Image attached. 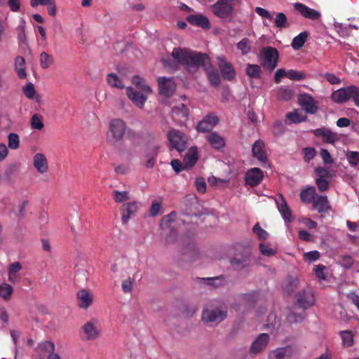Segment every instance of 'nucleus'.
<instances>
[{
    "label": "nucleus",
    "mask_w": 359,
    "mask_h": 359,
    "mask_svg": "<svg viewBox=\"0 0 359 359\" xmlns=\"http://www.w3.org/2000/svg\"><path fill=\"white\" fill-rule=\"evenodd\" d=\"M172 57L190 73H195L199 67L210 64L207 54L196 53L188 49L175 48L171 53Z\"/></svg>",
    "instance_id": "nucleus-1"
},
{
    "label": "nucleus",
    "mask_w": 359,
    "mask_h": 359,
    "mask_svg": "<svg viewBox=\"0 0 359 359\" xmlns=\"http://www.w3.org/2000/svg\"><path fill=\"white\" fill-rule=\"evenodd\" d=\"M126 124L121 118H114L109 123V130L107 135V142L115 144L121 142L126 131Z\"/></svg>",
    "instance_id": "nucleus-2"
},
{
    "label": "nucleus",
    "mask_w": 359,
    "mask_h": 359,
    "mask_svg": "<svg viewBox=\"0 0 359 359\" xmlns=\"http://www.w3.org/2000/svg\"><path fill=\"white\" fill-rule=\"evenodd\" d=\"M263 61L262 66L269 72H272L277 67L279 53L276 48L264 47L261 50Z\"/></svg>",
    "instance_id": "nucleus-3"
},
{
    "label": "nucleus",
    "mask_w": 359,
    "mask_h": 359,
    "mask_svg": "<svg viewBox=\"0 0 359 359\" xmlns=\"http://www.w3.org/2000/svg\"><path fill=\"white\" fill-rule=\"evenodd\" d=\"M101 334V327L97 320L93 318L86 323L81 327V338L83 340L93 341Z\"/></svg>",
    "instance_id": "nucleus-4"
},
{
    "label": "nucleus",
    "mask_w": 359,
    "mask_h": 359,
    "mask_svg": "<svg viewBox=\"0 0 359 359\" xmlns=\"http://www.w3.org/2000/svg\"><path fill=\"white\" fill-rule=\"evenodd\" d=\"M212 11L219 18H227L232 15L233 11V0H218L212 6Z\"/></svg>",
    "instance_id": "nucleus-5"
},
{
    "label": "nucleus",
    "mask_w": 359,
    "mask_h": 359,
    "mask_svg": "<svg viewBox=\"0 0 359 359\" xmlns=\"http://www.w3.org/2000/svg\"><path fill=\"white\" fill-rule=\"evenodd\" d=\"M175 212H171L170 214L163 216L161 219V228L163 230L170 229L169 233L165 237L166 244L174 243L177 241V232L172 226V224L175 222Z\"/></svg>",
    "instance_id": "nucleus-6"
},
{
    "label": "nucleus",
    "mask_w": 359,
    "mask_h": 359,
    "mask_svg": "<svg viewBox=\"0 0 359 359\" xmlns=\"http://www.w3.org/2000/svg\"><path fill=\"white\" fill-rule=\"evenodd\" d=\"M168 138L170 144V149H175L179 152L187 149V137L180 130L172 129L168 133Z\"/></svg>",
    "instance_id": "nucleus-7"
},
{
    "label": "nucleus",
    "mask_w": 359,
    "mask_h": 359,
    "mask_svg": "<svg viewBox=\"0 0 359 359\" xmlns=\"http://www.w3.org/2000/svg\"><path fill=\"white\" fill-rule=\"evenodd\" d=\"M226 311L219 309H204L202 312V320L204 323L218 324L226 318Z\"/></svg>",
    "instance_id": "nucleus-8"
},
{
    "label": "nucleus",
    "mask_w": 359,
    "mask_h": 359,
    "mask_svg": "<svg viewBox=\"0 0 359 359\" xmlns=\"http://www.w3.org/2000/svg\"><path fill=\"white\" fill-rule=\"evenodd\" d=\"M298 102L306 113L314 114L318 110V102L309 94H300L298 96Z\"/></svg>",
    "instance_id": "nucleus-9"
},
{
    "label": "nucleus",
    "mask_w": 359,
    "mask_h": 359,
    "mask_svg": "<svg viewBox=\"0 0 359 359\" xmlns=\"http://www.w3.org/2000/svg\"><path fill=\"white\" fill-rule=\"evenodd\" d=\"M186 20L192 26L200 27L204 30H208L211 27L208 18L201 13L189 15L187 16Z\"/></svg>",
    "instance_id": "nucleus-10"
},
{
    "label": "nucleus",
    "mask_w": 359,
    "mask_h": 359,
    "mask_svg": "<svg viewBox=\"0 0 359 359\" xmlns=\"http://www.w3.org/2000/svg\"><path fill=\"white\" fill-rule=\"evenodd\" d=\"M159 94L170 97L175 90V84L172 79L164 76L158 79Z\"/></svg>",
    "instance_id": "nucleus-11"
},
{
    "label": "nucleus",
    "mask_w": 359,
    "mask_h": 359,
    "mask_svg": "<svg viewBox=\"0 0 359 359\" xmlns=\"http://www.w3.org/2000/svg\"><path fill=\"white\" fill-rule=\"evenodd\" d=\"M218 67L224 80L232 81L236 77L233 65L224 57H218Z\"/></svg>",
    "instance_id": "nucleus-12"
},
{
    "label": "nucleus",
    "mask_w": 359,
    "mask_h": 359,
    "mask_svg": "<svg viewBox=\"0 0 359 359\" xmlns=\"http://www.w3.org/2000/svg\"><path fill=\"white\" fill-rule=\"evenodd\" d=\"M269 342V336L268 334H259L252 344L250 353L254 355L262 353L266 348Z\"/></svg>",
    "instance_id": "nucleus-13"
},
{
    "label": "nucleus",
    "mask_w": 359,
    "mask_h": 359,
    "mask_svg": "<svg viewBox=\"0 0 359 359\" xmlns=\"http://www.w3.org/2000/svg\"><path fill=\"white\" fill-rule=\"evenodd\" d=\"M264 178V173L260 168H253L248 170L245 175V181L247 185L254 187L261 183Z\"/></svg>",
    "instance_id": "nucleus-14"
},
{
    "label": "nucleus",
    "mask_w": 359,
    "mask_h": 359,
    "mask_svg": "<svg viewBox=\"0 0 359 359\" xmlns=\"http://www.w3.org/2000/svg\"><path fill=\"white\" fill-rule=\"evenodd\" d=\"M218 122V117L213 114H210L198 122L196 129L198 132L207 133L210 131Z\"/></svg>",
    "instance_id": "nucleus-15"
},
{
    "label": "nucleus",
    "mask_w": 359,
    "mask_h": 359,
    "mask_svg": "<svg viewBox=\"0 0 359 359\" xmlns=\"http://www.w3.org/2000/svg\"><path fill=\"white\" fill-rule=\"evenodd\" d=\"M313 135L316 137H320L323 142L334 144L339 141L338 135L327 128H320L313 130Z\"/></svg>",
    "instance_id": "nucleus-16"
},
{
    "label": "nucleus",
    "mask_w": 359,
    "mask_h": 359,
    "mask_svg": "<svg viewBox=\"0 0 359 359\" xmlns=\"http://www.w3.org/2000/svg\"><path fill=\"white\" fill-rule=\"evenodd\" d=\"M294 9L298 11L305 18L317 20L320 18L321 14L318 11L311 8L302 3H295Z\"/></svg>",
    "instance_id": "nucleus-17"
},
{
    "label": "nucleus",
    "mask_w": 359,
    "mask_h": 359,
    "mask_svg": "<svg viewBox=\"0 0 359 359\" xmlns=\"http://www.w3.org/2000/svg\"><path fill=\"white\" fill-rule=\"evenodd\" d=\"M297 304L302 309H306L314 304V297L311 292L303 290L299 292L297 295Z\"/></svg>",
    "instance_id": "nucleus-18"
},
{
    "label": "nucleus",
    "mask_w": 359,
    "mask_h": 359,
    "mask_svg": "<svg viewBox=\"0 0 359 359\" xmlns=\"http://www.w3.org/2000/svg\"><path fill=\"white\" fill-rule=\"evenodd\" d=\"M230 264L235 270H241L251 265L250 255L245 253L234 257Z\"/></svg>",
    "instance_id": "nucleus-19"
},
{
    "label": "nucleus",
    "mask_w": 359,
    "mask_h": 359,
    "mask_svg": "<svg viewBox=\"0 0 359 359\" xmlns=\"http://www.w3.org/2000/svg\"><path fill=\"white\" fill-rule=\"evenodd\" d=\"M264 143L262 140H258L252 145V152L255 158H256L262 164H266L268 161V158L264 150Z\"/></svg>",
    "instance_id": "nucleus-20"
},
{
    "label": "nucleus",
    "mask_w": 359,
    "mask_h": 359,
    "mask_svg": "<svg viewBox=\"0 0 359 359\" xmlns=\"http://www.w3.org/2000/svg\"><path fill=\"white\" fill-rule=\"evenodd\" d=\"M77 304L79 308L88 309L93 301V295L87 290H79L76 294Z\"/></svg>",
    "instance_id": "nucleus-21"
},
{
    "label": "nucleus",
    "mask_w": 359,
    "mask_h": 359,
    "mask_svg": "<svg viewBox=\"0 0 359 359\" xmlns=\"http://www.w3.org/2000/svg\"><path fill=\"white\" fill-rule=\"evenodd\" d=\"M188 108L184 104H179L172 109V118L178 123H181L186 121L188 118Z\"/></svg>",
    "instance_id": "nucleus-22"
},
{
    "label": "nucleus",
    "mask_w": 359,
    "mask_h": 359,
    "mask_svg": "<svg viewBox=\"0 0 359 359\" xmlns=\"http://www.w3.org/2000/svg\"><path fill=\"white\" fill-rule=\"evenodd\" d=\"M138 210L137 202H130L123 204L121 207V222L123 224H126L130 217L134 215Z\"/></svg>",
    "instance_id": "nucleus-23"
},
{
    "label": "nucleus",
    "mask_w": 359,
    "mask_h": 359,
    "mask_svg": "<svg viewBox=\"0 0 359 359\" xmlns=\"http://www.w3.org/2000/svg\"><path fill=\"white\" fill-rule=\"evenodd\" d=\"M293 352L291 346L277 348L269 354V359H290Z\"/></svg>",
    "instance_id": "nucleus-24"
},
{
    "label": "nucleus",
    "mask_w": 359,
    "mask_h": 359,
    "mask_svg": "<svg viewBox=\"0 0 359 359\" xmlns=\"http://www.w3.org/2000/svg\"><path fill=\"white\" fill-rule=\"evenodd\" d=\"M33 165L38 172L46 173L48 170V163L46 157L41 153H37L34 156Z\"/></svg>",
    "instance_id": "nucleus-25"
},
{
    "label": "nucleus",
    "mask_w": 359,
    "mask_h": 359,
    "mask_svg": "<svg viewBox=\"0 0 359 359\" xmlns=\"http://www.w3.org/2000/svg\"><path fill=\"white\" fill-rule=\"evenodd\" d=\"M126 93L128 97L133 101V104L139 108H143L147 97L137 92L131 87L127 88Z\"/></svg>",
    "instance_id": "nucleus-26"
},
{
    "label": "nucleus",
    "mask_w": 359,
    "mask_h": 359,
    "mask_svg": "<svg viewBox=\"0 0 359 359\" xmlns=\"http://www.w3.org/2000/svg\"><path fill=\"white\" fill-rule=\"evenodd\" d=\"M351 91L352 86L346 88H340L332 93V98L337 103L345 102L351 98Z\"/></svg>",
    "instance_id": "nucleus-27"
},
{
    "label": "nucleus",
    "mask_w": 359,
    "mask_h": 359,
    "mask_svg": "<svg viewBox=\"0 0 359 359\" xmlns=\"http://www.w3.org/2000/svg\"><path fill=\"white\" fill-rule=\"evenodd\" d=\"M22 265L19 262L11 264L8 267V280L12 283L18 282L20 279V271L22 269Z\"/></svg>",
    "instance_id": "nucleus-28"
},
{
    "label": "nucleus",
    "mask_w": 359,
    "mask_h": 359,
    "mask_svg": "<svg viewBox=\"0 0 359 359\" xmlns=\"http://www.w3.org/2000/svg\"><path fill=\"white\" fill-rule=\"evenodd\" d=\"M313 207L319 213H323L331 208L326 196H318L313 201Z\"/></svg>",
    "instance_id": "nucleus-29"
},
{
    "label": "nucleus",
    "mask_w": 359,
    "mask_h": 359,
    "mask_svg": "<svg viewBox=\"0 0 359 359\" xmlns=\"http://www.w3.org/2000/svg\"><path fill=\"white\" fill-rule=\"evenodd\" d=\"M207 140L215 149H220L225 146L224 138L215 132H212L207 136Z\"/></svg>",
    "instance_id": "nucleus-30"
},
{
    "label": "nucleus",
    "mask_w": 359,
    "mask_h": 359,
    "mask_svg": "<svg viewBox=\"0 0 359 359\" xmlns=\"http://www.w3.org/2000/svg\"><path fill=\"white\" fill-rule=\"evenodd\" d=\"M198 159V151L196 147H191L184 156V163L186 168L193 167Z\"/></svg>",
    "instance_id": "nucleus-31"
},
{
    "label": "nucleus",
    "mask_w": 359,
    "mask_h": 359,
    "mask_svg": "<svg viewBox=\"0 0 359 359\" xmlns=\"http://www.w3.org/2000/svg\"><path fill=\"white\" fill-rule=\"evenodd\" d=\"M55 349V344L50 341H45L39 343L36 348V351L42 356L46 353H48V355L54 352Z\"/></svg>",
    "instance_id": "nucleus-32"
},
{
    "label": "nucleus",
    "mask_w": 359,
    "mask_h": 359,
    "mask_svg": "<svg viewBox=\"0 0 359 359\" xmlns=\"http://www.w3.org/2000/svg\"><path fill=\"white\" fill-rule=\"evenodd\" d=\"M316 189L313 187H310L303 189L300 193V199L304 203H313L315 199Z\"/></svg>",
    "instance_id": "nucleus-33"
},
{
    "label": "nucleus",
    "mask_w": 359,
    "mask_h": 359,
    "mask_svg": "<svg viewBox=\"0 0 359 359\" xmlns=\"http://www.w3.org/2000/svg\"><path fill=\"white\" fill-rule=\"evenodd\" d=\"M279 212L281 213L284 219L287 222H291L292 220V212L288 208L285 200L281 197V202L277 203Z\"/></svg>",
    "instance_id": "nucleus-34"
},
{
    "label": "nucleus",
    "mask_w": 359,
    "mask_h": 359,
    "mask_svg": "<svg viewBox=\"0 0 359 359\" xmlns=\"http://www.w3.org/2000/svg\"><path fill=\"white\" fill-rule=\"evenodd\" d=\"M25 64V58L22 56H17L15 59V70L20 79H25L27 74L24 68Z\"/></svg>",
    "instance_id": "nucleus-35"
},
{
    "label": "nucleus",
    "mask_w": 359,
    "mask_h": 359,
    "mask_svg": "<svg viewBox=\"0 0 359 359\" xmlns=\"http://www.w3.org/2000/svg\"><path fill=\"white\" fill-rule=\"evenodd\" d=\"M205 72L210 83L215 88L218 87L221 81V78L218 71L213 69H208L207 68L205 69Z\"/></svg>",
    "instance_id": "nucleus-36"
},
{
    "label": "nucleus",
    "mask_w": 359,
    "mask_h": 359,
    "mask_svg": "<svg viewBox=\"0 0 359 359\" xmlns=\"http://www.w3.org/2000/svg\"><path fill=\"white\" fill-rule=\"evenodd\" d=\"M40 66L42 69H48L55 62L54 57L43 51L40 54L39 57Z\"/></svg>",
    "instance_id": "nucleus-37"
},
{
    "label": "nucleus",
    "mask_w": 359,
    "mask_h": 359,
    "mask_svg": "<svg viewBox=\"0 0 359 359\" xmlns=\"http://www.w3.org/2000/svg\"><path fill=\"white\" fill-rule=\"evenodd\" d=\"M309 33L307 32H301L296 36L292 42V46L294 50L300 49L306 41Z\"/></svg>",
    "instance_id": "nucleus-38"
},
{
    "label": "nucleus",
    "mask_w": 359,
    "mask_h": 359,
    "mask_svg": "<svg viewBox=\"0 0 359 359\" xmlns=\"http://www.w3.org/2000/svg\"><path fill=\"white\" fill-rule=\"evenodd\" d=\"M246 74L250 78L259 79L261 76V67L257 65L248 64L246 67Z\"/></svg>",
    "instance_id": "nucleus-39"
},
{
    "label": "nucleus",
    "mask_w": 359,
    "mask_h": 359,
    "mask_svg": "<svg viewBox=\"0 0 359 359\" xmlns=\"http://www.w3.org/2000/svg\"><path fill=\"white\" fill-rule=\"evenodd\" d=\"M133 83L140 90L145 93L146 94H149L151 93V88L145 83V81L140 77L139 76H135L133 78Z\"/></svg>",
    "instance_id": "nucleus-40"
},
{
    "label": "nucleus",
    "mask_w": 359,
    "mask_h": 359,
    "mask_svg": "<svg viewBox=\"0 0 359 359\" xmlns=\"http://www.w3.org/2000/svg\"><path fill=\"white\" fill-rule=\"evenodd\" d=\"M286 118L293 123H299L306 120V116L301 114L298 110H295L292 112H288L286 114Z\"/></svg>",
    "instance_id": "nucleus-41"
},
{
    "label": "nucleus",
    "mask_w": 359,
    "mask_h": 359,
    "mask_svg": "<svg viewBox=\"0 0 359 359\" xmlns=\"http://www.w3.org/2000/svg\"><path fill=\"white\" fill-rule=\"evenodd\" d=\"M107 81L109 86L119 89H123L124 85L119 77L114 73H110L107 75Z\"/></svg>",
    "instance_id": "nucleus-42"
},
{
    "label": "nucleus",
    "mask_w": 359,
    "mask_h": 359,
    "mask_svg": "<svg viewBox=\"0 0 359 359\" xmlns=\"http://www.w3.org/2000/svg\"><path fill=\"white\" fill-rule=\"evenodd\" d=\"M299 280L297 278L292 276H288L286 279L285 283L283 285V289L287 293H292L294 289L297 287Z\"/></svg>",
    "instance_id": "nucleus-43"
},
{
    "label": "nucleus",
    "mask_w": 359,
    "mask_h": 359,
    "mask_svg": "<svg viewBox=\"0 0 359 359\" xmlns=\"http://www.w3.org/2000/svg\"><path fill=\"white\" fill-rule=\"evenodd\" d=\"M340 337L342 339L343 345L344 346L348 347L353 345V334L351 331L344 330L341 331Z\"/></svg>",
    "instance_id": "nucleus-44"
},
{
    "label": "nucleus",
    "mask_w": 359,
    "mask_h": 359,
    "mask_svg": "<svg viewBox=\"0 0 359 359\" xmlns=\"http://www.w3.org/2000/svg\"><path fill=\"white\" fill-rule=\"evenodd\" d=\"M32 129L41 130L44 127L42 116L39 114H34L30 121Z\"/></svg>",
    "instance_id": "nucleus-45"
},
{
    "label": "nucleus",
    "mask_w": 359,
    "mask_h": 359,
    "mask_svg": "<svg viewBox=\"0 0 359 359\" xmlns=\"http://www.w3.org/2000/svg\"><path fill=\"white\" fill-rule=\"evenodd\" d=\"M8 146L11 149H17L20 146V137L18 134L11 133L8 136Z\"/></svg>",
    "instance_id": "nucleus-46"
},
{
    "label": "nucleus",
    "mask_w": 359,
    "mask_h": 359,
    "mask_svg": "<svg viewBox=\"0 0 359 359\" xmlns=\"http://www.w3.org/2000/svg\"><path fill=\"white\" fill-rule=\"evenodd\" d=\"M13 292V287L8 283H3L0 285V296L7 300L9 299L11 294Z\"/></svg>",
    "instance_id": "nucleus-47"
},
{
    "label": "nucleus",
    "mask_w": 359,
    "mask_h": 359,
    "mask_svg": "<svg viewBox=\"0 0 359 359\" xmlns=\"http://www.w3.org/2000/svg\"><path fill=\"white\" fill-rule=\"evenodd\" d=\"M287 16L283 13H277L276 18L274 19V23L276 27L282 29L288 27L287 24Z\"/></svg>",
    "instance_id": "nucleus-48"
},
{
    "label": "nucleus",
    "mask_w": 359,
    "mask_h": 359,
    "mask_svg": "<svg viewBox=\"0 0 359 359\" xmlns=\"http://www.w3.org/2000/svg\"><path fill=\"white\" fill-rule=\"evenodd\" d=\"M237 48L243 55L248 54L251 50L250 41L248 38H243L237 43Z\"/></svg>",
    "instance_id": "nucleus-49"
},
{
    "label": "nucleus",
    "mask_w": 359,
    "mask_h": 359,
    "mask_svg": "<svg viewBox=\"0 0 359 359\" xmlns=\"http://www.w3.org/2000/svg\"><path fill=\"white\" fill-rule=\"evenodd\" d=\"M277 96L278 99L288 101L292 99L293 93L292 90L282 87L278 90Z\"/></svg>",
    "instance_id": "nucleus-50"
},
{
    "label": "nucleus",
    "mask_w": 359,
    "mask_h": 359,
    "mask_svg": "<svg viewBox=\"0 0 359 359\" xmlns=\"http://www.w3.org/2000/svg\"><path fill=\"white\" fill-rule=\"evenodd\" d=\"M304 154V160L305 162L309 163L316 155V149L313 147H305L302 149Z\"/></svg>",
    "instance_id": "nucleus-51"
},
{
    "label": "nucleus",
    "mask_w": 359,
    "mask_h": 359,
    "mask_svg": "<svg viewBox=\"0 0 359 359\" xmlns=\"http://www.w3.org/2000/svg\"><path fill=\"white\" fill-rule=\"evenodd\" d=\"M287 77L293 81H301L305 79L306 76L304 72L290 69L287 72Z\"/></svg>",
    "instance_id": "nucleus-52"
},
{
    "label": "nucleus",
    "mask_w": 359,
    "mask_h": 359,
    "mask_svg": "<svg viewBox=\"0 0 359 359\" xmlns=\"http://www.w3.org/2000/svg\"><path fill=\"white\" fill-rule=\"evenodd\" d=\"M347 160L351 166H356L359 163V152L348 151L346 154Z\"/></svg>",
    "instance_id": "nucleus-53"
},
{
    "label": "nucleus",
    "mask_w": 359,
    "mask_h": 359,
    "mask_svg": "<svg viewBox=\"0 0 359 359\" xmlns=\"http://www.w3.org/2000/svg\"><path fill=\"white\" fill-rule=\"evenodd\" d=\"M113 196L116 203H123L129 199L128 192L127 191H114Z\"/></svg>",
    "instance_id": "nucleus-54"
},
{
    "label": "nucleus",
    "mask_w": 359,
    "mask_h": 359,
    "mask_svg": "<svg viewBox=\"0 0 359 359\" xmlns=\"http://www.w3.org/2000/svg\"><path fill=\"white\" fill-rule=\"evenodd\" d=\"M252 231L257 236V237L260 240H266L269 236V233L260 226L259 223H257L254 226Z\"/></svg>",
    "instance_id": "nucleus-55"
},
{
    "label": "nucleus",
    "mask_w": 359,
    "mask_h": 359,
    "mask_svg": "<svg viewBox=\"0 0 359 359\" xmlns=\"http://www.w3.org/2000/svg\"><path fill=\"white\" fill-rule=\"evenodd\" d=\"M320 257V254L317 250L309 251L304 254V259L309 262L318 260Z\"/></svg>",
    "instance_id": "nucleus-56"
},
{
    "label": "nucleus",
    "mask_w": 359,
    "mask_h": 359,
    "mask_svg": "<svg viewBox=\"0 0 359 359\" xmlns=\"http://www.w3.org/2000/svg\"><path fill=\"white\" fill-rule=\"evenodd\" d=\"M261 253L267 257H271L276 254V250L270 248L268 245L260 243L259 245Z\"/></svg>",
    "instance_id": "nucleus-57"
},
{
    "label": "nucleus",
    "mask_w": 359,
    "mask_h": 359,
    "mask_svg": "<svg viewBox=\"0 0 359 359\" xmlns=\"http://www.w3.org/2000/svg\"><path fill=\"white\" fill-rule=\"evenodd\" d=\"M23 93L27 98L33 99L36 94L34 85L32 83H27L23 87Z\"/></svg>",
    "instance_id": "nucleus-58"
},
{
    "label": "nucleus",
    "mask_w": 359,
    "mask_h": 359,
    "mask_svg": "<svg viewBox=\"0 0 359 359\" xmlns=\"http://www.w3.org/2000/svg\"><path fill=\"white\" fill-rule=\"evenodd\" d=\"M161 145L159 143L154 142L151 144L147 148V156H156L157 157L158 149Z\"/></svg>",
    "instance_id": "nucleus-59"
},
{
    "label": "nucleus",
    "mask_w": 359,
    "mask_h": 359,
    "mask_svg": "<svg viewBox=\"0 0 359 359\" xmlns=\"http://www.w3.org/2000/svg\"><path fill=\"white\" fill-rule=\"evenodd\" d=\"M316 185L320 191H326L329 187V182L323 176H320L316 180Z\"/></svg>",
    "instance_id": "nucleus-60"
},
{
    "label": "nucleus",
    "mask_w": 359,
    "mask_h": 359,
    "mask_svg": "<svg viewBox=\"0 0 359 359\" xmlns=\"http://www.w3.org/2000/svg\"><path fill=\"white\" fill-rule=\"evenodd\" d=\"M162 208L161 203L157 201H153L149 209V215L156 217L160 213Z\"/></svg>",
    "instance_id": "nucleus-61"
},
{
    "label": "nucleus",
    "mask_w": 359,
    "mask_h": 359,
    "mask_svg": "<svg viewBox=\"0 0 359 359\" xmlns=\"http://www.w3.org/2000/svg\"><path fill=\"white\" fill-rule=\"evenodd\" d=\"M326 269L325 266L323 264H318L315 266L313 271L315 272V275L320 280H325L326 278V276L324 273V271Z\"/></svg>",
    "instance_id": "nucleus-62"
},
{
    "label": "nucleus",
    "mask_w": 359,
    "mask_h": 359,
    "mask_svg": "<svg viewBox=\"0 0 359 359\" xmlns=\"http://www.w3.org/2000/svg\"><path fill=\"white\" fill-rule=\"evenodd\" d=\"M196 187L197 191L201 194H204L206 191V182L203 178H196Z\"/></svg>",
    "instance_id": "nucleus-63"
},
{
    "label": "nucleus",
    "mask_w": 359,
    "mask_h": 359,
    "mask_svg": "<svg viewBox=\"0 0 359 359\" xmlns=\"http://www.w3.org/2000/svg\"><path fill=\"white\" fill-rule=\"evenodd\" d=\"M170 165L176 173H179L180 172L187 168L185 167V164L183 165L182 162L178 159L172 160Z\"/></svg>",
    "instance_id": "nucleus-64"
}]
</instances>
